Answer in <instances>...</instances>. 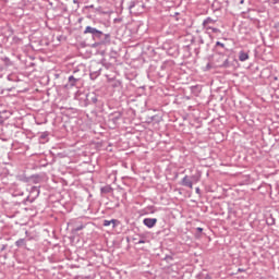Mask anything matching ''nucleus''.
<instances>
[{
	"label": "nucleus",
	"mask_w": 279,
	"mask_h": 279,
	"mask_svg": "<svg viewBox=\"0 0 279 279\" xmlns=\"http://www.w3.org/2000/svg\"><path fill=\"white\" fill-rule=\"evenodd\" d=\"M16 247H23V245H25V239H19L15 242Z\"/></svg>",
	"instance_id": "14"
},
{
	"label": "nucleus",
	"mask_w": 279,
	"mask_h": 279,
	"mask_svg": "<svg viewBox=\"0 0 279 279\" xmlns=\"http://www.w3.org/2000/svg\"><path fill=\"white\" fill-rule=\"evenodd\" d=\"M106 36H107V38L110 37V35H106Z\"/></svg>",
	"instance_id": "27"
},
{
	"label": "nucleus",
	"mask_w": 279,
	"mask_h": 279,
	"mask_svg": "<svg viewBox=\"0 0 279 279\" xmlns=\"http://www.w3.org/2000/svg\"><path fill=\"white\" fill-rule=\"evenodd\" d=\"M137 3H138V1H136V0L131 1L130 4H129V10H132L133 8H136Z\"/></svg>",
	"instance_id": "18"
},
{
	"label": "nucleus",
	"mask_w": 279,
	"mask_h": 279,
	"mask_svg": "<svg viewBox=\"0 0 279 279\" xmlns=\"http://www.w3.org/2000/svg\"><path fill=\"white\" fill-rule=\"evenodd\" d=\"M87 101L89 104H97V94H95V93L88 94Z\"/></svg>",
	"instance_id": "7"
},
{
	"label": "nucleus",
	"mask_w": 279,
	"mask_h": 279,
	"mask_svg": "<svg viewBox=\"0 0 279 279\" xmlns=\"http://www.w3.org/2000/svg\"><path fill=\"white\" fill-rule=\"evenodd\" d=\"M240 3H242V4H243V3H244V1H243V0H241V2H240Z\"/></svg>",
	"instance_id": "26"
},
{
	"label": "nucleus",
	"mask_w": 279,
	"mask_h": 279,
	"mask_svg": "<svg viewBox=\"0 0 279 279\" xmlns=\"http://www.w3.org/2000/svg\"><path fill=\"white\" fill-rule=\"evenodd\" d=\"M80 230H84V226L81 225L74 229V232H80Z\"/></svg>",
	"instance_id": "21"
},
{
	"label": "nucleus",
	"mask_w": 279,
	"mask_h": 279,
	"mask_svg": "<svg viewBox=\"0 0 279 279\" xmlns=\"http://www.w3.org/2000/svg\"><path fill=\"white\" fill-rule=\"evenodd\" d=\"M40 195V187L33 186L31 187L29 195L27 196V202L34 203L36 199H38V196Z\"/></svg>",
	"instance_id": "2"
},
{
	"label": "nucleus",
	"mask_w": 279,
	"mask_h": 279,
	"mask_svg": "<svg viewBox=\"0 0 279 279\" xmlns=\"http://www.w3.org/2000/svg\"><path fill=\"white\" fill-rule=\"evenodd\" d=\"M221 69H230V61L226 59L223 63L220 65Z\"/></svg>",
	"instance_id": "16"
},
{
	"label": "nucleus",
	"mask_w": 279,
	"mask_h": 279,
	"mask_svg": "<svg viewBox=\"0 0 279 279\" xmlns=\"http://www.w3.org/2000/svg\"><path fill=\"white\" fill-rule=\"evenodd\" d=\"M2 61L4 62L5 66H12V61L10 60V58L4 57Z\"/></svg>",
	"instance_id": "17"
},
{
	"label": "nucleus",
	"mask_w": 279,
	"mask_h": 279,
	"mask_svg": "<svg viewBox=\"0 0 279 279\" xmlns=\"http://www.w3.org/2000/svg\"><path fill=\"white\" fill-rule=\"evenodd\" d=\"M40 141H48L49 138V132H43L41 135H40Z\"/></svg>",
	"instance_id": "13"
},
{
	"label": "nucleus",
	"mask_w": 279,
	"mask_h": 279,
	"mask_svg": "<svg viewBox=\"0 0 279 279\" xmlns=\"http://www.w3.org/2000/svg\"><path fill=\"white\" fill-rule=\"evenodd\" d=\"M83 34H90L93 38H101L104 36V32L92 26H86Z\"/></svg>",
	"instance_id": "3"
},
{
	"label": "nucleus",
	"mask_w": 279,
	"mask_h": 279,
	"mask_svg": "<svg viewBox=\"0 0 279 279\" xmlns=\"http://www.w3.org/2000/svg\"><path fill=\"white\" fill-rule=\"evenodd\" d=\"M101 75V68L99 63L92 64L89 68L90 80H97Z\"/></svg>",
	"instance_id": "1"
},
{
	"label": "nucleus",
	"mask_w": 279,
	"mask_h": 279,
	"mask_svg": "<svg viewBox=\"0 0 279 279\" xmlns=\"http://www.w3.org/2000/svg\"><path fill=\"white\" fill-rule=\"evenodd\" d=\"M195 191H196V193L199 195V193H201L202 190H199V187H196Z\"/></svg>",
	"instance_id": "22"
},
{
	"label": "nucleus",
	"mask_w": 279,
	"mask_h": 279,
	"mask_svg": "<svg viewBox=\"0 0 279 279\" xmlns=\"http://www.w3.org/2000/svg\"><path fill=\"white\" fill-rule=\"evenodd\" d=\"M112 223V228H117V222H111Z\"/></svg>",
	"instance_id": "24"
},
{
	"label": "nucleus",
	"mask_w": 279,
	"mask_h": 279,
	"mask_svg": "<svg viewBox=\"0 0 279 279\" xmlns=\"http://www.w3.org/2000/svg\"><path fill=\"white\" fill-rule=\"evenodd\" d=\"M144 226H146V228H154V226H156V223H158V219L156 218H145L143 220Z\"/></svg>",
	"instance_id": "5"
},
{
	"label": "nucleus",
	"mask_w": 279,
	"mask_h": 279,
	"mask_svg": "<svg viewBox=\"0 0 279 279\" xmlns=\"http://www.w3.org/2000/svg\"><path fill=\"white\" fill-rule=\"evenodd\" d=\"M69 84L71 87L75 86V84H77V78L73 77V75L69 76Z\"/></svg>",
	"instance_id": "12"
},
{
	"label": "nucleus",
	"mask_w": 279,
	"mask_h": 279,
	"mask_svg": "<svg viewBox=\"0 0 279 279\" xmlns=\"http://www.w3.org/2000/svg\"><path fill=\"white\" fill-rule=\"evenodd\" d=\"M182 186H186L187 189H193V181L189 179V175H185L181 181Z\"/></svg>",
	"instance_id": "6"
},
{
	"label": "nucleus",
	"mask_w": 279,
	"mask_h": 279,
	"mask_svg": "<svg viewBox=\"0 0 279 279\" xmlns=\"http://www.w3.org/2000/svg\"><path fill=\"white\" fill-rule=\"evenodd\" d=\"M196 236H199V234H202V232H204V228H202V227H197L196 228Z\"/></svg>",
	"instance_id": "19"
},
{
	"label": "nucleus",
	"mask_w": 279,
	"mask_h": 279,
	"mask_svg": "<svg viewBox=\"0 0 279 279\" xmlns=\"http://www.w3.org/2000/svg\"><path fill=\"white\" fill-rule=\"evenodd\" d=\"M31 180H32L33 184H39L40 183V177L38 174L32 175Z\"/></svg>",
	"instance_id": "11"
},
{
	"label": "nucleus",
	"mask_w": 279,
	"mask_h": 279,
	"mask_svg": "<svg viewBox=\"0 0 279 279\" xmlns=\"http://www.w3.org/2000/svg\"><path fill=\"white\" fill-rule=\"evenodd\" d=\"M238 271L243 272V271H245V269L239 268Z\"/></svg>",
	"instance_id": "25"
},
{
	"label": "nucleus",
	"mask_w": 279,
	"mask_h": 279,
	"mask_svg": "<svg viewBox=\"0 0 279 279\" xmlns=\"http://www.w3.org/2000/svg\"><path fill=\"white\" fill-rule=\"evenodd\" d=\"M220 33L221 31L219 28L211 26V28L209 29V33L207 34H220Z\"/></svg>",
	"instance_id": "15"
},
{
	"label": "nucleus",
	"mask_w": 279,
	"mask_h": 279,
	"mask_svg": "<svg viewBox=\"0 0 279 279\" xmlns=\"http://www.w3.org/2000/svg\"><path fill=\"white\" fill-rule=\"evenodd\" d=\"M202 179V172H197L196 174L191 177L192 183L195 182L197 184V182H199V180Z\"/></svg>",
	"instance_id": "9"
},
{
	"label": "nucleus",
	"mask_w": 279,
	"mask_h": 279,
	"mask_svg": "<svg viewBox=\"0 0 279 279\" xmlns=\"http://www.w3.org/2000/svg\"><path fill=\"white\" fill-rule=\"evenodd\" d=\"M111 223H119V220L117 219L104 220L102 226H105V228H108V226H110Z\"/></svg>",
	"instance_id": "10"
},
{
	"label": "nucleus",
	"mask_w": 279,
	"mask_h": 279,
	"mask_svg": "<svg viewBox=\"0 0 279 279\" xmlns=\"http://www.w3.org/2000/svg\"><path fill=\"white\" fill-rule=\"evenodd\" d=\"M216 47H221V49H226V45L221 41H217Z\"/></svg>",
	"instance_id": "20"
},
{
	"label": "nucleus",
	"mask_w": 279,
	"mask_h": 279,
	"mask_svg": "<svg viewBox=\"0 0 279 279\" xmlns=\"http://www.w3.org/2000/svg\"><path fill=\"white\" fill-rule=\"evenodd\" d=\"M143 243H145V240H140V241H138V244H140V245L143 244Z\"/></svg>",
	"instance_id": "23"
},
{
	"label": "nucleus",
	"mask_w": 279,
	"mask_h": 279,
	"mask_svg": "<svg viewBox=\"0 0 279 279\" xmlns=\"http://www.w3.org/2000/svg\"><path fill=\"white\" fill-rule=\"evenodd\" d=\"M217 23L216 20H213L211 17H206L203 21V29L206 32V34H210V29H213V25Z\"/></svg>",
	"instance_id": "4"
},
{
	"label": "nucleus",
	"mask_w": 279,
	"mask_h": 279,
	"mask_svg": "<svg viewBox=\"0 0 279 279\" xmlns=\"http://www.w3.org/2000/svg\"><path fill=\"white\" fill-rule=\"evenodd\" d=\"M239 60L240 62H245V60H250V54L245 51H240Z\"/></svg>",
	"instance_id": "8"
}]
</instances>
